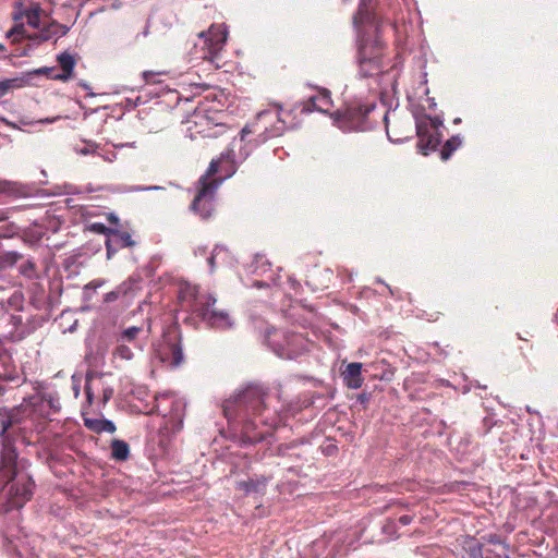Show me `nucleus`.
<instances>
[{"instance_id":"27","label":"nucleus","mask_w":558,"mask_h":558,"mask_svg":"<svg viewBox=\"0 0 558 558\" xmlns=\"http://www.w3.org/2000/svg\"><path fill=\"white\" fill-rule=\"evenodd\" d=\"M23 16L26 17L27 24L29 26H32L34 28H38L40 25V7L35 5V7H32L27 10H25L24 12L15 13L13 19L16 21V20L22 19Z\"/></svg>"},{"instance_id":"39","label":"nucleus","mask_w":558,"mask_h":558,"mask_svg":"<svg viewBox=\"0 0 558 558\" xmlns=\"http://www.w3.org/2000/svg\"><path fill=\"white\" fill-rule=\"evenodd\" d=\"M25 26L24 24H16L14 25L7 34V38H13V41H17L19 37H23L25 34Z\"/></svg>"},{"instance_id":"50","label":"nucleus","mask_w":558,"mask_h":558,"mask_svg":"<svg viewBox=\"0 0 558 558\" xmlns=\"http://www.w3.org/2000/svg\"><path fill=\"white\" fill-rule=\"evenodd\" d=\"M34 38L39 39L40 41H47L51 38V35L48 31H41L38 35H35Z\"/></svg>"},{"instance_id":"56","label":"nucleus","mask_w":558,"mask_h":558,"mask_svg":"<svg viewBox=\"0 0 558 558\" xmlns=\"http://www.w3.org/2000/svg\"><path fill=\"white\" fill-rule=\"evenodd\" d=\"M108 221L117 226L119 223V218L114 214H109Z\"/></svg>"},{"instance_id":"2","label":"nucleus","mask_w":558,"mask_h":558,"mask_svg":"<svg viewBox=\"0 0 558 558\" xmlns=\"http://www.w3.org/2000/svg\"><path fill=\"white\" fill-rule=\"evenodd\" d=\"M28 461L20 459L17 449L7 448L0 452V486L7 498L3 511L21 509L35 492L33 476L26 472Z\"/></svg>"},{"instance_id":"54","label":"nucleus","mask_w":558,"mask_h":558,"mask_svg":"<svg viewBox=\"0 0 558 558\" xmlns=\"http://www.w3.org/2000/svg\"><path fill=\"white\" fill-rule=\"evenodd\" d=\"M78 85H80L81 87H83L85 90H88V94H87L88 96H90V97H94V96H95V94L90 92V87H89V85H88L86 82L81 81V82L78 83Z\"/></svg>"},{"instance_id":"60","label":"nucleus","mask_w":558,"mask_h":558,"mask_svg":"<svg viewBox=\"0 0 558 558\" xmlns=\"http://www.w3.org/2000/svg\"><path fill=\"white\" fill-rule=\"evenodd\" d=\"M158 186L148 187V190H158Z\"/></svg>"},{"instance_id":"11","label":"nucleus","mask_w":558,"mask_h":558,"mask_svg":"<svg viewBox=\"0 0 558 558\" xmlns=\"http://www.w3.org/2000/svg\"><path fill=\"white\" fill-rule=\"evenodd\" d=\"M197 193L190 205V210L201 219H209L215 211V196L218 181H206V177L197 182Z\"/></svg>"},{"instance_id":"38","label":"nucleus","mask_w":558,"mask_h":558,"mask_svg":"<svg viewBox=\"0 0 558 558\" xmlns=\"http://www.w3.org/2000/svg\"><path fill=\"white\" fill-rule=\"evenodd\" d=\"M3 191L11 195H14V196L25 195V192L23 191V186L17 183H14V182H5Z\"/></svg>"},{"instance_id":"7","label":"nucleus","mask_w":558,"mask_h":558,"mask_svg":"<svg viewBox=\"0 0 558 558\" xmlns=\"http://www.w3.org/2000/svg\"><path fill=\"white\" fill-rule=\"evenodd\" d=\"M374 109V105H363L361 102H351L344 108L330 113L333 123L343 132L366 131L371 128L368 113Z\"/></svg>"},{"instance_id":"47","label":"nucleus","mask_w":558,"mask_h":558,"mask_svg":"<svg viewBox=\"0 0 558 558\" xmlns=\"http://www.w3.org/2000/svg\"><path fill=\"white\" fill-rule=\"evenodd\" d=\"M414 520V515L412 514H403L401 515L397 521L398 525L401 524V525H409L413 522Z\"/></svg>"},{"instance_id":"8","label":"nucleus","mask_w":558,"mask_h":558,"mask_svg":"<svg viewBox=\"0 0 558 558\" xmlns=\"http://www.w3.org/2000/svg\"><path fill=\"white\" fill-rule=\"evenodd\" d=\"M275 109H266L257 113L254 132L260 131L258 136L265 142L268 138L280 136L288 128L287 117L290 111L283 110L281 105H275Z\"/></svg>"},{"instance_id":"44","label":"nucleus","mask_w":558,"mask_h":558,"mask_svg":"<svg viewBox=\"0 0 558 558\" xmlns=\"http://www.w3.org/2000/svg\"><path fill=\"white\" fill-rule=\"evenodd\" d=\"M222 252H225V248L222 246L216 245L211 252V255L208 257L207 262L211 272L215 270L217 256Z\"/></svg>"},{"instance_id":"36","label":"nucleus","mask_w":558,"mask_h":558,"mask_svg":"<svg viewBox=\"0 0 558 558\" xmlns=\"http://www.w3.org/2000/svg\"><path fill=\"white\" fill-rule=\"evenodd\" d=\"M20 272L28 279L36 278L37 271L35 262L33 259H27L20 266Z\"/></svg>"},{"instance_id":"37","label":"nucleus","mask_w":558,"mask_h":558,"mask_svg":"<svg viewBox=\"0 0 558 558\" xmlns=\"http://www.w3.org/2000/svg\"><path fill=\"white\" fill-rule=\"evenodd\" d=\"M54 74H57L54 68L44 66V68H39V69L33 70V71H29V72L23 74L22 76H27L28 83H29L32 77L35 75H46L49 78H51V75H54Z\"/></svg>"},{"instance_id":"31","label":"nucleus","mask_w":558,"mask_h":558,"mask_svg":"<svg viewBox=\"0 0 558 558\" xmlns=\"http://www.w3.org/2000/svg\"><path fill=\"white\" fill-rule=\"evenodd\" d=\"M112 355L114 359H120L124 361H130L133 359L134 353L130 345L125 342H117L116 348L113 349Z\"/></svg>"},{"instance_id":"24","label":"nucleus","mask_w":558,"mask_h":558,"mask_svg":"<svg viewBox=\"0 0 558 558\" xmlns=\"http://www.w3.org/2000/svg\"><path fill=\"white\" fill-rule=\"evenodd\" d=\"M236 489L244 492L246 495L256 493L264 494L266 487L265 478H250L247 481H241L236 483Z\"/></svg>"},{"instance_id":"9","label":"nucleus","mask_w":558,"mask_h":558,"mask_svg":"<svg viewBox=\"0 0 558 558\" xmlns=\"http://www.w3.org/2000/svg\"><path fill=\"white\" fill-rule=\"evenodd\" d=\"M442 120L439 117L423 116L415 120V132L418 137L416 148L424 156L435 151L441 142L439 128Z\"/></svg>"},{"instance_id":"52","label":"nucleus","mask_w":558,"mask_h":558,"mask_svg":"<svg viewBox=\"0 0 558 558\" xmlns=\"http://www.w3.org/2000/svg\"><path fill=\"white\" fill-rule=\"evenodd\" d=\"M85 393H86L87 401L89 403H92L93 402V398H94V393H93V391H92V389H90L88 384L85 385Z\"/></svg>"},{"instance_id":"12","label":"nucleus","mask_w":558,"mask_h":558,"mask_svg":"<svg viewBox=\"0 0 558 558\" xmlns=\"http://www.w3.org/2000/svg\"><path fill=\"white\" fill-rule=\"evenodd\" d=\"M186 123L192 140L197 136L216 137L225 131V124L215 122L214 118L205 110H195Z\"/></svg>"},{"instance_id":"32","label":"nucleus","mask_w":558,"mask_h":558,"mask_svg":"<svg viewBox=\"0 0 558 558\" xmlns=\"http://www.w3.org/2000/svg\"><path fill=\"white\" fill-rule=\"evenodd\" d=\"M9 323L13 326L14 331L17 332L19 338H23L28 331L23 326V318L20 314L10 313Z\"/></svg>"},{"instance_id":"6","label":"nucleus","mask_w":558,"mask_h":558,"mask_svg":"<svg viewBox=\"0 0 558 558\" xmlns=\"http://www.w3.org/2000/svg\"><path fill=\"white\" fill-rule=\"evenodd\" d=\"M185 403L171 393H159L155 397V404L149 414L156 413L163 417L162 428L167 433L175 434L183 427Z\"/></svg>"},{"instance_id":"4","label":"nucleus","mask_w":558,"mask_h":558,"mask_svg":"<svg viewBox=\"0 0 558 558\" xmlns=\"http://www.w3.org/2000/svg\"><path fill=\"white\" fill-rule=\"evenodd\" d=\"M183 302L202 322L210 328L226 330L233 326L228 312L215 307L216 298L209 293H198L195 289L190 292V299L183 296Z\"/></svg>"},{"instance_id":"49","label":"nucleus","mask_w":558,"mask_h":558,"mask_svg":"<svg viewBox=\"0 0 558 558\" xmlns=\"http://www.w3.org/2000/svg\"><path fill=\"white\" fill-rule=\"evenodd\" d=\"M58 28V32H54V35L58 37L64 36L69 32V27L61 24H53Z\"/></svg>"},{"instance_id":"26","label":"nucleus","mask_w":558,"mask_h":558,"mask_svg":"<svg viewBox=\"0 0 558 558\" xmlns=\"http://www.w3.org/2000/svg\"><path fill=\"white\" fill-rule=\"evenodd\" d=\"M111 458L116 461H126L130 457V446L121 439H113L110 445Z\"/></svg>"},{"instance_id":"30","label":"nucleus","mask_w":558,"mask_h":558,"mask_svg":"<svg viewBox=\"0 0 558 558\" xmlns=\"http://www.w3.org/2000/svg\"><path fill=\"white\" fill-rule=\"evenodd\" d=\"M143 331L142 327H128L118 337L117 342L133 343L134 348L138 345L135 343L137 336Z\"/></svg>"},{"instance_id":"28","label":"nucleus","mask_w":558,"mask_h":558,"mask_svg":"<svg viewBox=\"0 0 558 558\" xmlns=\"http://www.w3.org/2000/svg\"><path fill=\"white\" fill-rule=\"evenodd\" d=\"M462 145V138L460 135H453L449 140H447L440 149V158L441 160H448L452 154Z\"/></svg>"},{"instance_id":"42","label":"nucleus","mask_w":558,"mask_h":558,"mask_svg":"<svg viewBox=\"0 0 558 558\" xmlns=\"http://www.w3.org/2000/svg\"><path fill=\"white\" fill-rule=\"evenodd\" d=\"M89 229L95 233L106 235V239H108L114 228H109L101 222H94Z\"/></svg>"},{"instance_id":"43","label":"nucleus","mask_w":558,"mask_h":558,"mask_svg":"<svg viewBox=\"0 0 558 558\" xmlns=\"http://www.w3.org/2000/svg\"><path fill=\"white\" fill-rule=\"evenodd\" d=\"M494 425H495L494 418L492 416H485L482 421V427L478 430V434L481 436L487 435Z\"/></svg>"},{"instance_id":"16","label":"nucleus","mask_w":558,"mask_h":558,"mask_svg":"<svg viewBox=\"0 0 558 558\" xmlns=\"http://www.w3.org/2000/svg\"><path fill=\"white\" fill-rule=\"evenodd\" d=\"M234 153L233 149H228L227 151L221 153L218 159H213L209 163V167L205 174H203L199 180H203L206 177V181H217L216 179H210L215 175L220 167L226 165V177H231L235 172L234 166Z\"/></svg>"},{"instance_id":"22","label":"nucleus","mask_w":558,"mask_h":558,"mask_svg":"<svg viewBox=\"0 0 558 558\" xmlns=\"http://www.w3.org/2000/svg\"><path fill=\"white\" fill-rule=\"evenodd\" d=\"M1 310L10 314L11 312H21L24 306V295L20 290H13L8 298H1Z\"/></svg>"},{"instance_id":"1","label":"nucleus","mask_w":558,"mask_h":558,"mask_svg":"<svg viewBox=\"0 0 558 558\" xmlns=\"http://www.w3.org/2000/svg\"><path fill=\"white\" fill-rule=\"evenodd\" d=\"M266 396L263 386L250 384L222 404L228 423L234 428H241L244 445H253L272 437V432L280 423L277 413L265 405Z\"/></svg>"},{"instance_id":"61","label":"nucleus","mask_w":558,"mask_h":558,"mask_svg":"<svg viewBox=\"0 0 558 558\" xmlns=\"http://www.w3.org/2000/svg\"><path fill=\"white\" fill-rule=\"evenodd\" d=\"M226 178H227V177L225 175V177H222V179L217 180V181L220 183L222 180H226Z\"/></svg>"},{"instance_id":"34","label":"nucleus","mask_w":558,"mask_h":558,"mask_svg":"<svg viewBox=\"0 0 558 558\" xmlns=\"http://www.w3.org/2000/svg\"><path fill=\"white\" fill-rule=\"evenodd\" d=\"M371 1L372 0H361V3L359 5V10H357L356 14L353 17V22H354L355 25H357L360 23H363V22H365V21H367L369 19V11L367 9V4Z\"/></svg>"},{"instance_id":"53","label":"nucleus","mask_w":558,"mask_h":558,"mask_svg":"<svg viewBox=\"0 0 558 558\" xmlns=\"http://www.w3.org/2000/svg\"><path fill=\"white\" fill-rule=\"evenodd\" d=\"M60 119H62L61 116H56V117H52V118L41 119V120H39V123H53L56 121H59Z\"/></svg>"},{"instance_id":"57","label":"nucleus","mask_w":558,"mask_h":558,"mask_svg":"<svg viewBox=\"0 0 558 558\" xmlns=\"http://www.w3.org/2000/svg\"><path fill=\"white\" fill-rule=\"evenodd\" d=\"M154 74L151 72H144V77L146 81H148L149 77H153Z\"/></svg>"},{"instance_id":"55","label":"nucleus","mask_w":558,"mask_h":558,"mask_svg":"<svg viewBox=\"0 0 558 558\" xmlns=\"http://www.w3.org/2000/svg\"><path fill=\"white\" fill-rule=\"evenodd\" d=\"M250 133H252V131H251V130H248V128H247V126H245L244 129H242L241 134H240V135H241V136H240V142H244V141H245V137H246V135H247V134H250Z\"/></svg>"},{"instance_id":"59","label":"nucleus","mask_w":558,"mask_h":558,"mask_svg":"<svg viewBox=\"0 0 558 558\" xmlns=\"http://www.w3.org/2000/svg\"><path fill=\"white\" fill-rule=\"evenodd\" d=\"M254 284H255L256 287H258V288H260V287H263V286H264V283H263V282H260V281H256Z\"/></svg>"},{"instance_id":"3","label":"nucleus","mask_w":558,"mask_h":558,"mask_svg":"<svg viewBox=\"0 0 558 558\" xmlns=\"http://www.w3.org/2000/svg\"><path fill=\"white\" fill-rule=\"evenodd\" d=\"M386 44L379 36V29L373 39L362 38L357 51L359 75L363 78L375 77L384 73L389 64L386 62Z\"/></svg>"},{"instance_id":"58","label":"nucleus","mask_w":558,"mask_h":558,"mask_svg":"<svg viewBox=\"0 0 558 558\" xmlns=\"http://www.w3.org/2000/svg\"><path fill=\"white\" fill-rule=\"evenodd\" d=\"M7 48L4 45L0 44V52H5Z\"/></svg>"},{"instance_id":"19","label":"nucleus","mask_w":558,"mask_h":558,"mask_svg":"<svg viewBox=\"0 0 558 558\" xmlns=\"http://www.w3.org/2000/svg\"><path fill=\"white\" fill-rule=\"evenodd\" d=\"M134 245L135 241L132 240L131 234L129 232L121 231L118 228H114L109 238L106 239L107 255L109 258L119 250L132 247Z\"/></svg>"},{"instance_id":"20","label":"nucleus","mask_w":558,"mask_h":558,"mask_svg":"<svg viewBox=\"0 0 558 558\" xmlns=\"http://www.w3.org/2000/svg\"><path fill=\"white\" fill-rule=\"evenodd\" d=\"M343 381L350 389L361 388L364 383L362 377V363L352 362L348 364L343 372Z\"/></svg>"},{"instance_id":"13","label":"nucleus","mask_w":558,"mask_h":558,"mask_svg":"<svg viewBox=\"0 0 558 558\" xmlns=\"http://www.w3.org/2000/svg\"><path fill=\"white\" fill-rule=\"evenodd\" d=\"M199 39L203 40V58L214 61L223 49L228 32L223 24L211 25L208 31L199 33Z\"/></svg>"},{"instance_id":"23","label":"nucleus","mask_w":558,"mask_h":558,"mask_svg":"<svg viewBox=\"0 0 558 558\" xmlns=\"http://www.w3.org/2000/svg\"><path fill=\"white\" fill-rule=\"evenodd\" d=\"M84 425L87 429L97 434L105 432L113 434L117 429L114 423L107 418L84 417Z\"/></svg>"},{"instance_id":"51","label":"nucleus","mask_w":558,"mask_h":558,"mask_svg":"<svg viewBox=\"0 0 558 558\" xmlns=\"http://www.w3.org/2000/svg\"><path fill=\"white\" fill-rule=\"evenodd\" d=\"M17 378H19V376L15 371L4 373V375H3V379L7 381H15V380H17Z\"/></svg>"},{"instance_id":"15","label":"nucleus","mask_w":558,"mask_h":558,"mask_svg":"<svg viewBox=\"0 0 558 558\" xmlns=\"http://www.w3.org/2000/svg\"><path fill=\"white\" fill-rule=\"evenodd\" d=\"M22 421L21 418V411L20 409H12L10 410L5 417H3L0 421L1 429H0V439H1V451L4 452L7 448L16 449L14 446V439L10 436L9 429L13 426L20 424Z\"/></svg>"},{"instance_id":"33","label":"nucleus","mask_w":558,"mask_h":558,"mask_svg":"<svg viewBox=\"0 0 558 558\" xmlns=\"http://www.w3.org/2000/svg\"><path fill=\"white\" fill-rule=\"evenodd\" d=\"M383 534L387 535L391 539L399 538L398 523L393 519H386L381 526Z\"/></svg>"},{"instance_id":"62","label":"nucleus","mask_w":558,"mask_h":558,"mask_svg":"<svg viewBox=\"0 0 558 558\" xmlns=\"http://www.w3.org/2000/svg\"><path fill=\"white\" fill-rule=\"evenodd\" d=\"M4 290H5L4 288L0 287V291H4Z\"/></svg>"},{"instance_id":"21","label":"nucleus","mask_w":558,"mask_h":558,"mask_svg":"<svg viewBox=\"0 0 558 558\" xmlns=\"http://www.w3.org/2000/svg\"><path fill=\"white\" fill-rule=\"evenodd\" d=\"M61 72L51 75L52 80L66 82L72 77L75 66V59L69 52H62L57 58Z\"/></svg>"},{"instance_id":"35","label":"nucleus","mask_w":558,"mask_h":558,"mask_svg":"<svg viewBox=\"0 0 558 558\" xmlns=\"http://www.w3.org/2000/svg\"><path fill=\"white\" fill-rule=\"evenodd\" d=\"M104 284V280L96 279L90 282H88L84 289H83V298L85 301L92 300L94 293L98 288H100Z\"/></svg>"},{"instance_id":"48","label":"nucleus","mask_w":558,"mask_h":558,"mask_svg":"<svg viewBox=\"0 0 558 558\" xmlns=\"http://www.w3.org/2000/svg\"><path fill=\"white\" fill-rule=\"evenodd\" d=\"M118 298H119L118 291H110L105 294L104 301L106 303H111V302H114L116 300H118Z\"/></svg>"},{"instance_id":"40","label":"nucleus","mask_w":558,"mask_h":558,"mask_svg":"<svg viewBox=\"0 0 558 558\" xmlns=\"http://www.w3.org/2000/svg\"><path fill=\"white\" fill-rule=\"evenodd\" d=\"M98 148V145L95 142L88 141L85 142V145L83 147H76L75 151L80 155H93L96 153Z\"/></svg>"},{"instance_id":"63","label":"nucleus","mask_w":558,"mask_h":558,"mask_svg":"<svg viewBox=\"0 0 558 558\" xmlns=\"http://www.w3.org/2000/svg\"><path fill=\"white\" fill-rule=\"evenodd\" d=\"M1 98H2V97L0 96V99H1Z\"/></svg>"},{"instance_id":"10","label":"nucleus","mask_w":558,"mask_h":558,"mask_svg":"<svg viewBox=\"0 0 558 558\" xmlns=\"http://www.w3.org/2000/svg\"><path fill=\"white\" fill-rule=\"evenodd\" d=\"M483 542L471 539L464 546L463 558H510L509 546L497 534L482 537Z\"/></svg>"},{"instance_id":"18","label":"nucleus","mask_w":558,"mask_h":558,"mask_svg":"<svg viewBox=\"0 0 558 558\" xmlns=\"http://www.w3.org/2000/svg\"><path fill=\"white\" fill-rule=\"evenodd\" d=\"M331 107L332 100L330 92L326 88H320L317 95L310 97L308 100L303 104L301 111L304 113H310L313 110H317L327 113Z\"/></svg>"},{"instance_id":"46","label":"nucleus","mask_w":558,"mask_h":558,"mask_svg":"<svg viewBox=\"0 0 558 558\" xmlns=\"http://www.w3.org/2000/svg\"><path fill=\"white\" fill-rule=\"evenodd\" d=\"M113 396V389L111 387H106L102 390V399L101 402L105 405Z\"/></svg>"},{"instance_id":"41","label":"nucleus","mask_w":558,"mask_h":558,"mask_svg":"<svg viewBox=\"0 0 558 558\" xmlns=\"http://www.w3.org/2000/svg\"><path fill=\"white\" fill-rule=\"evenodd\" d=\"M170 351L172 354L173 365H179L183 360V352H182V348H181L180 343H178V342L172 343L170 347Z\"/></svg>"},{"instance_id":"25","label":"nucleus","mask_w":558,"mask_h":558,"mask_svg":"<svg viewBox=\"0 0 558 558\" xmlns=\"http://www.w3.org/2000/svg\"><path fill=\"white\" fill-rule=\"evenodd\" d=\"M28 85L27 76H16L0 81V96H5L9 92L22 88Z\"/></svg>"},{"instance_id":"29","label":"nucleus","mask_w":558,"mask_h":558,"mask_svg":"<svg viewBox=\"0 0 558 558\" xmlns=\"http://www.w3.org/2000/svg\"><path fill=\"white\" fill-rule=\"evenodd\" d=\"M3 238L0 235V239ZM22 255L15 251H8L0 254V271L7 270L13 267L20 259Z\"/></svg>"},{"instance_id":"5","label":"nucleus","mask_w":558,"mask_h":558,"mask_svg":"<svg viewBox=\"0 0 558 558\" xmlns=\"http://www.w3.org/2000/svg\"><path fill=\"white\" fill-rule=\"evenodd\" d=\"M266 341L272 352L282 359L293 360L308 350V341L303 335L283 329H269Z\"/></svg>"},{"instance_id":"14","label":"nucleus","mask_w":558,"mask_h":558,"mask_svg":"<svg viewBox=\"0 0 558 558\" xmlns=\"http://www.w3.org/2000/svg\"><path fill=\"white\" fill-rule=\"evenodd\" d=\"M26 407L40 417H49L60 411L61 403L56 392H43L31 397Z\"/></svg>"},{"instance_id":"45","label":"nucleus","mask_w":558,"mask_h":558,"mask_svg":"<svg viewBox=\"0 0 558 558\" xmlns=\"http://www.w3.org/2000/svg\"><path fill=\"white\" fill-rule=\"evenodd\" d=\"M371 398H372V393L371 392L363 391V392L357 395V401L361 404H363L364 408H366V405L368 404Z\"/></svg>"},{"instance_id":"17","label":"nucleus","mask_w":558,"mask_h":558,"mask_svg":"<svg viewBox=\"0 0 558 558\" xmlns=\"http://www.w3.org/2000/svg\"><path fill=\"white\" fill-rule=\"evenodd\" d=\"M386 132L388 138L393 143H402L407 140L412 138V124L411 121L402 122L400 120H396L392 124H390L388 119V113L384 117Z\"/></svg>"}]
</instances>
